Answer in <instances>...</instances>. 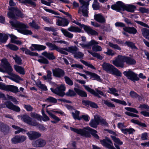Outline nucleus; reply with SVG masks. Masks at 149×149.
Wrapping results in <instances>:
<instances>
[{"label":"nucleus","instance_id":"24","mask_svg":"<svg viewBox=\"0 0 149 149\" xmlns=\"http://www.w3.org/2000/svg\"><path fill=\"white\" fill-rule=\"evenodd\" d=\"M94 18L95 20L100 23H104L105 20L104 17L100 14L95 15L94 16Z\"/></svg>","mask_w":149,"mask_h":149},{"label":"nucleus","instance_id":"16","mask_svg":"<svg viewBox=\"0 0 149 149\" xmlns=\"http://www.w3.org/2000/svg\"><path fill=\"white\" fill-rule=\"evenodd\" d=\"M100 118L97 115L94 116V119L92 120L89 123L90 125L92 127L96 128L100 123Z\"/></svg>","mask_w":149,"mask_h":149},{"label":"nucleus","instance_id":"20","mask_svg":"<svg viewBox=\"0 0 149 149\" xmlns=\"http://www.w3.org/2000/svg\"><path fill=\"white\" fill-rule=\"evenodd\" d=\"M56 24L58 26H64L68 25V22L66 19L61 18L57 20Z\"/></svg>","mask_w":149,"mask_h":149},{"label":"nucleus","instance_id":"51","mask_svg":"<svg viewBox=\"0 0 149 149\" xmlns=\"http://www.w3.org/2000/svg\"><path fill=\"white\" fill-rule=\"evenodd\" d=\"M45 101L47 102L56 103L57 100L56 99L51 97H49L46 98L45 100Z\"/></svg>","mask_w":149,"mask_h":149},{"label":"nucleus","instance_id":"4","mask_svg":"<svg viewBox=\"0 0 149 149\" xmlns=\"http://www.w3.org/2000/svg\"><path fill=\"white\" fill-rule=\"evenodd\" d=\"M10 23L12 26L16 28L18 31L20 33L25 35H31L32 34L31 31L26 29L28 27L25 24L16 20H11L10 21Z\"/></svg>","mask_w":149,"mask_h":149},{"label":"nucleus","instance_id":"58","mask_svg":"<svg viewBox=\"0 0 149 149\" xmlns=\"http://www.w3.org/2000/svg\"><path fill=\"white\" fill-rule=\"evenodd\" d=\"M92 6L93 9L95 10L98 9L100 7L98 3L95 0H94Z\"/></svg>","mask_w":149,"mask_h":149},{"label":"nucleus","instance_id":"28","mask_svg":"<svg viewBox=\"0 0 149 149\" xmlns=\"http://www.w3.org/2000/svg\"><path fill=\"white\" fill-rule=\"evenodd\" d=\"M12 127L15 129L17 130L15 132V134H19L20 132L24 133L26 132V130L23 128H22L16 125H13L12 126Z\"/></svg>","mask_w":149,"mask_h":149},{"label":"nucleus","instance_id":"54","mask_svg":"<svg viewBox=\"0 0 149 149\" xmlns=\"http://www.w3.org/2000/svg\"><path fill=\"white\" fill-rule=\"evenodd\" d=\"M108 45L110 47L115 49L119 50H121V48L117 45L113 44L110 42H109Z\"/></svg>","mask_w":149,"mask_h":149},{"label":"nucleus","instance_id":"18","mask_svg":"<svg viewBox=\"0 0 149 149\" xmlns=\"http://www.w3.org/2000/svg\"><path fill=\"white\" fill-rule=\"evenodd\" d=\"M84 72L87 75H89L90 76V78L93 80H96L98 81H100V76L95 73L91 72L84 70Z\"/></svg>","mask_w":149,"mask_h":149},{"label":"nucleus","instance_id":"55","mask_svg":"<svg viewBox=\"0 0 149 149\" xmlns=\"http://www.w3.org/2000/svg\"><path fill=\"white\" fill-rule=\"evenodd\" d=\"M93 45L92 47V49L93 51L96 52L101 51L102 50V48L100 46L95 45Z\"/></svg>","mask_w":149,"mask_h":149},{"label":"nucleus","instance_id":"49","mask_svg":"<svg viewBox=\"0 0 149 149\" xmlns=\"http://www.w3.org/2000/svg\"><path fill=\"white\" fill-rule=\"evenodd\" d=\"M21 3H24L26 5L30 4L34 6L35 5V3L31 0H22Z\"/></svg>","mask_w":149,"mask_h":149},{"label":"nucleus","instance_id":"3","mask_svg":"<svg viewBox=\"0 0 149 149\" xmlns=\"http://www.w3.org/2000/svg\"><path fill=\"white\" fill-rule=\"evenodd\" d=\"M70 129L72 131L82 135L86 137H90L91 135L90 133H91L96 139H99V136L97 134V131L89 127H87L84 129H80L78 130L72 127H70Z\"/></svg>","mask_w":149,"mask_h":149},{"label":"nucleus","instance_id":"30","mask_svg":"<svg viewBox=\"0 0 149 149\" xmlns=\"http://www.w3.org/2000/svg\"><path fill=\"white\" fill-rule=\"evenodd\" d=\"M74 90L81 97H86L87 96L86 93L83 91L75 88H74Z\"/></svg>","mask_w":149,"mask_h":149},{"label":"nucleus","instance_id":"50","mask_svg":"<svg viewBox=\"0 0 149 149\" xmlns=\"http://www.w3.org/2000/svg\"><path fill=\"white\" fill-rule=\"evenodd\" d=\"M47 76L44 75L43 77L45 80L52 79V72L49 70H48L47 71Z\"/></svg>","mask_w":149,"mask_h":149},{"label":"nucleus","instance_id":"39","mask_svg":"<svg viewBox=\"0 0 149 149\" xmlns=\"http://www.w3.org/2000/svg\"><path fill=\"white\" fill-rule=\"evenodd\" d=\"M68 30L71 32H80L81 30L80 29L73 26H71L68 28Z\"/></svg>","mask_w":149,"mask_h":149},{"label":"nucleus","instance_id":"46","mask_svg":"<svg viewBox=\"0 0 149 149\" xmlns=\"http://www.w3.org/2000/svg\"><path fill=\"white\" fill-rule=\"evenodd\" d=\"M43 29L46 31L53 32V34L55 35H56V33L55 32L56 29L53 27H44Z\"/></svg>","mask_w":149,"mask_h":149},{"label":"nucleus","instance_id":"48","mask_svg":"<svg viewBox=\"0 0 149 149\" xmlns=\"http://www.w3.org/2000/svg\"><path fill=\"white\" fill-rule=\"evenodd\" d=\"M6 46L10 49L13 51H17L19 49L17 46L12 44H9L6 45Z\"/></svg>","mask_w":149,"mask_h":149},{"label":"nucleus","instance_id":"37","mask_svg":"<svg viewBox=\"0 0 149 149\" xmlns=\"http://www.w3.org/2000/svg\"><path fill=\"white\" fill-rule=\"evenodd\" d=\"M46 45L49 47L50 50H56L57 51V49L58 48V47L55 44H52L50 42H46Z\"/></svg>","mask_w":149,"mask_h":149},{"label":"nucleus","instance_id":"6","mask_svg":"<svg viewBox=\"0 0 149 149\" xmlns=\"http://www.w3.org/2000/svg\"><path fill=\"white\" fill-rule=\"evenodd\" d=\"M80 2L82 5L78 10V13L82 14L84 16H88V6L89 5V1H85L84 0H79Z\"/></svg>","mask_w":149,"mask_h":149},{"label":"nucleus","instance_id":"21","mask_svg":"<svg viewBox=\"0 0 149 149\" xmlns=\"http://www.w3.org/2000/svg\"><path fill=\"white\" fill-rule=\"evenodd\" d=\"M5 91L16 93L19 91V89L16 86L12 85H6Z\"/></svg>","mask_w":149,"mask_h":149},{"label":"nucleus","instance_id":"53","mask_svg":"<svg viewBox=\"0 0 149 149\" xmlns=\"http://www.w3.org/2000/svg\"><path fill=\"white\" fill-rule=\"evenodd\" d=\"M36 84L38 86L42 89V90L45 91L47 90V87L44 85L42 84L40 81L38 82Z\"/></svg>","mask_w":149,"mask_h":149},{"label":"nucleus","instance_id":"56","mask_svg":"<svg viewBox=\"0 0 149 149\" xmlns=\"http://www.w3.org/2000/svg\"><path fill=\"white\" fill-rule=\"evenodd\" d=\"M79 111H75L74 112H73L72 113V116L74 119L80 120V118H79Z\"/></svg>","mask_w":149,"mask_h":149},{"label":"nucleus","instance_id":"31","mask_svg":"<svg viewBox=\"0 0 149 149\" xmlns=\"http://www.w3.org/2000/svg\"><path fill=\"white\" fill-rule=\"evenodd\" d=\"M85 89L87 90L88 91L90 92L91 94L94 95L97 97H98L100 98V96L99 95L98 93L95 92L94 90L90 88L88 86L86 85H84Z\"/></svg>","mask_w":149,"mask_h":149},{"label":"nucleus","instance_id":"17","mask_svg":"<svg viewBox=\"0 0 149 149\" xmlns=\"http://www.w3.org/2000/svg\"><path fill=\"white\" fill-rule=\"evenodd\" d=\"M5 104L6 107L10 109L17 112L19 111H20V109L18 107L14 105L10 101H7L5 103Z\"/></svg>","mask_w":149,"mask_h":149},{"label":"nucleus","instance_id":"36","mask_svg":"<svg viewBox=\"0 0 149 149\" xmlns=\"http://www.w3.org/2000/svg\"><path fill=\"white\" fill-rule=\"evenodd\" d=\"M142 34L144 37H149V30L145 28H142L141 29Z\"/></svg>","mask_w":149,"mask_h":149},{"label":"nucleus","instance_id":"26","mask_svg":"<svg viewBox=\"0 0 149 149\" xmlns=\"http://www.w3.org/2000/svg\"><path fill=\"white\" fill-rule=\"evenodd\" d=\"M42 54L49 60H53L55 58L53 53L52 52L48 53L45 51L42 53Z\"/></svg>","mask_w":149,"mask_h":149},{"label":"nucleus","instance_id":"15","mask_svg":"<svg viewBox=\"0 0 149 149\" xmlns=\"http://www.w3.org/2000/svg\"><path fill=\"white\" fill-rule=\"evenodd\" d=\"M26 134L29 139L31 140L36 139L41 136V134L39 133L34 131H30Z\"/></svg>","mask_w":149,"mask_h":149},{"label":"nucleus","instance_id":"5","mask_svg":"<svg viewBox=\"0 0 149 149\" xmlns=\"http://www.w3.org/2000/svg\"><path fill=\"white\" fill-rule=\"evenodd\" d=\"M103 69L108 73L121 77V73L113 65L104 62L102 65Z\"/></svg>","mask_w":149,"mask_h":149},{"label":"nucleus","instance_id":"62","mask_svg":"<svg viewBox=\"0 0 149 149\" xmlns=\"http://www.w3.org/2000/svg\"><path fill=\"white\" fill-rule=\"evenodd\" d=\"M125 109L127 111L132 112L136 113H139L138 111L135 108L130 107H125Z\"/></svg>","mask_w":149,"mask_h":149},{"label":"nucleus","instance_id":"27","mask_svg":"<svg viewBox=\"0 0 149 149\" xmlns=\"http://www.w3.org/2000/svg\"><path fill=\"white\" fill-rule=\"evenodd\" d=\"M64 49L65 50L74 54L78 50L77 48L75 46L68 47L65 48Z\"/></svg>","mask_w":149,"mask_h":149},{"label":"nucleus","instance_id":"13","mask_svg":"<svg viewBox=\"0 0 149 149\" xmlns=\"http://www.w3.org/2000/svg\"><path fill=\"white\" fill-rule=\"evenodd\" d=\"M52 71L53 75L59 78L62 77L65 74V72L63 70L59 68L53 69Z\"/></svg>","mask_w":149,"mask_h":149},{"label":"nucleus","instance_id":"43","mask_svg":"<svg viewBox=\"0 0 149 149\" xmlns=\"http://www.w3.org/2000/svg\"><path fill=\"white\" fill-rule=\"evenodd\" d=\"M81 62L84 64L86 66H87L89 68H91L94 70L95 69V68L91 64L90 62H87L84 61L82 60H80Z\"/></svg>","mask_w":149,"mask_h":149},{"label":"nucleus","instance_id":"9","mask_svg":"<svg viewBox=\"0 0 149 149\" xmlns=\"http://www.w3.org/2000/svg\"><path fill=\"white\" fill-rule=\"evenodd\" d=\"M123 74L127 79L133 81H137L139 79L138 74L130 70L124 71Z\"/></svg>","mask_w":149,"mask_h":149},{"label":"nucleus","instance_id":"42","mask_svg":"<svg viewBox=\"0 0 149 149\" xmlns=\"http://www.w3.org/2000/svg\"><path fill=\"white\" fill-rule=\"evenodd\" d=\"M13 59L15 60L16 63L19 65H21L22 60L17 55H15L14 56H13Z\"/></svg>","mask_w":149,"mask_h":149},{"label":"nucleus","instance_id":"35","mask_svg":"<svg viewBox=\"0 0 149 149\" xmlns=\"http://www.w3.org/2000/svg\"><path fill=\"white\" fill-rule=\"evenodd\" d=\"M118 91L115 88H109V91L108 92L111 94H112L115 96H117L119 95V94L117 93Z\"/></svg>","mask_w":149,"mask_h":149},{"label":"nucleus","instance_id":"61","mask_svg":"<svg viewBox=\"0 0 149 149\" xmlns=\"http://www.w3.org/2000/svg\"><path fill=\"white\" fill-rule=\"evenodd\" d=\"M8 99L12 101L15 104H17L18 103V102L16 100V98L12 96H10L8 95H7Z\"/></svg>","mask_w":149,"mask_h":149},{"label":"nucleus","instance_id":"7","mask_svg":"<svg viewBox=\"0 0 149 149\" xmlns=\"http://www.w3.org/2000/svg\"><path fill=\"white\" fill-rule=\"evenodd\" d=\"M16 14L17 16L22 17L23 15L21 12L17 8H9V11L7 15L8 17L13 19L17 18L15 15Z\"/></svg>","mask_w":149,"mask_h":149},{"label":"nucleus","instance_id":"41","mask_svg":"<svg viewBox=\"0 0 149 149\" xmlns=\"http://www.w3.org/2000/svg\"><path fill=\"white\" fill-rule=\"evenodd\" d=\"M47 112L52 118L54 119L56 121V122H58L60 121V119L59 118L56 116L52 113L50 111H47Z\"/></svg>","mask_w":149,"mask_h":149},{"label":"nucleus","instance_id":"52","mask_svg":"<svg viewBox=\"0 0 149 149\" xmlns=\"http://www.w3.org/2000/svg\"><path fill=\"white\" fill-rule=\"evenodd\" d=\"M64 79L66 83L70 86H72L73 85V82L72 80L67 76H65Z\"/></svg>","mask_w":149,"mask_h":149},{"label":"nucleus","instance_id":"60","mask_svg":"<svg viewBox=\"0 0 149 149\" xmlns=\"http://www.w3.org/2000/svg\"><path fill=\"white\" fill-rule=\"evenodd\" d=\"M104 103L105 104L109 107L114 108L115 107V106L113 104L107 100H104Z\"/></svg>","mask_w":149,"mask_h":149},{"label":"nucleus","instance_id":"34","mask_svg":"<svg viewBox=\"0 0 149 149\" xmlns=\"http://www.w3.org/2000/svg\"><path fill=\"white\" fill-rule=\"evenodd\" d=\"M32 46L35 48L38 51L44 50L46 48L45 46L41 45L32 44Z\"/></svg>","mask_w":149,"mask_h":149},{"label":"nucleus","instance_id":"57","mask_svg":"<svg viewBox=\"0 0 149 149\" xmlns=\"http://www.w3.org/2000/svg\"><path fill=\"white\" fill-rule=\"evenodd\" d=\"M10 41L12 43L19 45H21L22 42L17 40V38H11Z\"/></svg>","mask_w":149,"mask_h":149},{"label":"nucleus","instance_id":"64","mask_svg":"<svg viewBox=\"0 0 149 149\" xmlns=\"http://www.w3.org/2000/svg\"><path fill=\"white\" fill-rule=\"evenodd\" d=\"M11 141L12 143H13L16 144L19 143L18 136H16L13 138L11 139Z\"/></svg>","mask_w":149,"mask_h":149},{"label":"nucleus","instance_id":"10","mask_svg":"<svg viewBox=\"0 0 149 149\" xmlns=\"http://www.w3.org/2000/svg\"><path fill=\"white\" fill-rule=\"evenodd\" d=\"M22 120L27 124L33 126L38 125V123L35 120H32V119L29 116L22 115L21 116Z\"/></svg>","mask_w":149,"mask_h":149},{"label":"nucleus","instance_id":"47","mask_svg":"<svg viewBox=\"0 0 149 149\" xmlns=\"http://www.w3.org/2000/svg\"><path fill=\"white\" fill-rule=\"evenodd\" d=\"M111 101H113L116 103H119L124 105H127L126 103L124 101H121L119 100L114 98H111Z\"/></svg>","mask_w":149,"mask_h":149},{"label":"nucleus","instance_id":"38","mask_svg":"<svg viewBox=\"0 0 149 149\" xmlns=\"http://www.w3.org/2000/svg\"><path fill=\"white\" fill-rule=\"evenodd\" d=\"M111 137L115 143L114 144H115L116 145H117L116 144L119 145H121L123 143L122 141H121L119 138H117L115 136L112 135H111Z\"/></svg>","mask_w":149,"mask_h":149},{"label":"nucleus","instance_id":"2","mask_svg":"<svg viewBox=\"0 0 149 149\" xmlns=\"http://www.w3.org/2000/svg\"><path fill=\"white\" fill-rule=\"evenodd\" d=\"M124 62L127 64L132 65L135 64L136 62L133 58L120 55H118L115 60L112 61V63L115 66L121 68L125 67Z\"/></svg>","mask_w":149,"mask_h":149},{"label":"nucleus","instance_id":"1","mask_svg":"<svg viewBox=\"0 0 149 149\" xmlns=\"http://www.w3.org/2000/svg\"><path fill=\"white\" fill-rule=\"evenodd\" d=\"M1 61L0 72L7 73L10 76L6 77L18 83L20 80H22L19 76L12 72L13 69L6 59H2Z\"/></svg>","mask_w":149,"mask_h":149},{"label":"nucleus","instance_id":"25","mask_svg":"<svg viewBox=\"0 0 149 149\" xmlns=\"http://www.w3.org/2000/svg\"><path fill=\"white\" fill-rule=\"evenodd\" d=\"M98 43L94 40H91L86 44H81V46L83 47H86L88 49H91V47L94 45H97Z\"/></svg>","mask_w":149,"mask_h":149},{"label":"nucleus","instance_id":"12","mask_svg":"<svg viewBox=\"0 0 149 149\" xmlns=\"http://www.w3.org/2000/svg\"><path fill=\"white\" fill-rule=\"evenodd\" d=\"M102 145L109 149H115L113 147L112 142L108 138H106L105 139L100 140Z\"/></svg>","mask_w":149,"mask_h":149},{"label":"nucleus","instance_id":"23","mask_svg":"<svg viewBox=\"0 0 149 149\" xmlns=\"http://www.w3.org/2000/svg\"><path fill=\"white\" fill-rule=\"evenodd\" d=\"M123 29L125 31L130 34H135L137 32L136 29L134 27H126L123 28Z\"/></svg>","mask_w":149,"mask_h":149},{"label":"nucleus","instance_id":"32","mask_svg":"<svg viewBox=\"0 0 149 149\" xmlns=\"http://www.w3.org/2000/svg\"><path fill=\"white\" fill-rule=\"evenodd\" d=\"M14 68L17 72L20 74H25L24 70L23 67L15 65L14 66Z\"/></svg>","mask_w":149,"mask_h":149},{"label":"nucleus","instance_id":"40","mask_svg":"<svg viewBox=\"0 0 149 149\" xmlns=\"http://www.w3.org/2000/svg\"><path fill=\"white\" fill-rule=\"evenodd\" d=\"M61 31L64 35L66 37H72L73 36V35L72 34L68 32L64 29H61Z\"/></svg>","mask_w":149,"mask_h":149},{"label":"nucleus","instance_id":"19","mask_svg":"<svg viewBox=\"0 0 149 149\" xmlns=\"http://www.w3.org/2000/svg\"><path fill=\"white\" fill-rule=\"evenodd\" d=\"M136 7L135 6L132 4H124V10H126L127 11L133 13L136 10Z\"/></svg>","mask_w":149,"mask_h":149},{"label":"nucleus","instance_id":"22","mask_svg":"<svg viewBox=\"0 0 149 149\" xmlns=\"http://www.w3.org/2000/svg\"><path fill=\"white\" fill-rule=\"evenodd\" d=\"M0 130L4 134H6L9 132V128L7 125L3 123H0Z\"/></svg>","mask_w":149,"mask_h":149},{"label":"nucleus","instance_id":"11","mask_svg":"<svg viewBox=\"0 0 149 149\" xmlns=\"http://www.w3.org/2000/svg\"><path fill=\"white\" fill-rule=\"evenodd\" d=\"M50 89L53 93L60 96H63L65 95L64 92L65 90V87L64 85H62L55 89L51 88Z\"/></svg>","mask_w":149,"mask_h":149},{"label":"nucleus","instance_id":"29","mask_svg":"<svg viewBox=\"0 0 149 149\" xmlns=\"http://www.w3.org/2000/svg\"><path fill=\"white\" fill-rule=\"evenodd\" d=\"M20 49L23 51L24 52L25 54H26L32 56H38V53L32 52L27 49L25 48H20Z\"/></svg>","mask_w":149,"mask_h":149},{"label":"nucleus","instance_id":"8","mask_svg":"<svg viewBox=\"0 0 149 149\" xmlns=\"http://www.w3.org/2000/svg\"><path fill=\"white\" fill-rule=\"evenodd\" d=\"M72 22L78 25L79 26L82 28H83L84 30L89 34L92 35H96L98 34L97 32L91 29L89 26H86L83 24H81L79 22L75 20L72 21Z\"/></svg>","mask_w":149,"mask_h":149},{"label":"nucleus","instance_id":"63","mask_svg":"<svg viewBox=\"0 0 149 149\" xmlns=\"http://www.w3.org/2000/svg\"><path fill=\"white\" fill-rule=\"evenodd\" d=\"M84 56V54L81 52H76L74 55V56L75 58H82Z\"/></svg>","mask_w":149,"mask_h":149},{"label":"nucleus","instance_id":"44","mask_svg":"<svg viewBox=\"0 0 149 149\" xmlns=\"http://www.w3.org/2000/svg\"><path fill=\"white\" fill-rule=\"evenodd\" d=\"M88 52L92 55L93 56L96 57L98 59L101 60L102 59V57L100 54L95 52H93L90 51H88Z\"/></svg>","mask_w":149,"mask_h":149},{"label":"nucleus","instance_id":"45","mask_svg":"<svg viewBox=\"0 0 149 149\" xmlns=\"http://www.w3.org/2000/svg\"><path fill=\"white\" fill-rule=\"evenodd\" d=\"M138 108L141 110H145L147 111H149V106L145 104H140Z\"/></svg>","mask_w":149,"mask_h":149},{"label":"nucleus","instance_id":"14","mask_svg":"<svg viewBox=\"0 0 149 149\" xmlns=\"http://www.w3.org/2000/svg\"><path fill=\"white\" fill-rule=\"evenodd\" d=\"M124 4L120 1L116 2V3L111 6V8L113 10L120 11V10L124 11Z\"/></svg>","mask_w":149,"mask_h":149},{"label":"nucleus","instance_id":"33","mask_svg":"<svg viewBox=\"0 0 149 149\" xmlns=\"http://www.w3.org/2000/svg\"><path fill=\"white\" fill-rule=\"evenodd\" d=\"M30 116L32 118L36 119L40 121H42V116L35 112H31L30 114Z\"/></svg>","mask_w":149,"mask_h":149},{"label":"nucleus","instance_id":"59","mask_svg":"<svg viewBox=\"0 0 149 149\" xmlns=\"http://www.w3.org/2000/svg\"><path fill=\"white\" fill-rule=\"evenodd\" d=\"M65 95L68 96H74L76 95V93L72 90H69Z\"/></svg>","mask_w":149,"mask_h":149}]
</instances>
